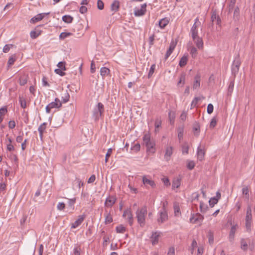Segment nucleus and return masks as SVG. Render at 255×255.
Segmentation results:
<instances>
[{
    "instance_id": "cd10ccee",
    "label": "nucleus",
    "mask_w": 255,
    "mask_h": 255,
    "mask_svg": "<svg viewBox=\"0 0 255 255\" xmlns=\"http://www.w3.org/2000/svg\"><path fill=\"white\" fill-rule=\"evenodd\" d=\"M169 23V21L166 18H163L159 21V25L160 28H164Z\"/></svg>"
},
{
    "instance_id": "de8ad7c7",
    "label": "nucleus",
    "mask_w": 255,
    "mask_h": 255,
    "mask_svg": "<svg viewBox=\"0 0 255 255\" xmlns=\"http://www.w3.org/2000/svg\"><path fill=\"white\" fill-rule=\"evenodd\" d=\"M208 238H209V243L210 244V245H212L213 244V242H214V236H213V233L211 231H210L209 232H208Z\"/></svg>"
},
{
    "instance_id": "052dcab7",
    "label": "nucleus",
    "mask_w": 255,
    "mask_h": 255,
    "mask_svg": "<svg viewBox=\"0 0 255 255\" xmlns=\"http://www.w3.org/2000/svg\"><path fill=\"white\" fill-rule=\"evenodd\" d=\"M214 110L213 105L212 104H208L207 106V113L209 114H211L213 113Z\"/></svg>"
},
{
    "instance_id": "58836bf2",
    "label": "nucleus",
    "mask_w": 255,
    "mask_h": 255,
    "mask_svg": "<svg viewBox=\"0 0 255 255\" xmlns=\"http://www.w3.org/2000/svg\"><path fill=\"white\" fill-rule=\"evenodd\" d=\"M116 231L118 233H124L125 232H126V228L123 226L122 225H120L119 226H117L116 227Z\"/></svg>"
},
{
    "instance_id": "680f3d73",
    "label": "nucleus",
    "mask_w": 255,
    "mask_h": 255,
    "mask_svg": "<svg viewBox=\"0 0 255 255\" xmlns=\"http://www.w3.org/2000/svg\"><path fill=\"white\" fill-rule=\"evenodd\" d=\"M12 45L11 44V45H9V44H6L4 45V46L3 47V52L4 53H7L9 50H10V47H12Z\"/></svg>"
},
{
    "instance_id": "5701e85b",
    "label": "nucleus",
    "mask_w": 255,
    "mask_h": 255,
    "mask_svg": "<svg viewBox=\"0 0 255 255\" xmlns=\"http://www.w3.org/2000/svg\"><path fill=\"white\" fill-rule=\"evenodd\" d=\"M120 8V2L118 0H115L112 3L111 6V9L112 11L117 12L119 10Z\"/></svg>"
},
{
    "instance_id": "2eb2a0df",
    "label": "nucleus",
    "mask_w": 255,
    "mask_h": 255,
    "mask_svg": "<svg viewBox=\"0 0 255 255\" xmlns=\"http://www.w3.org/2000/svg\"><path fill=\"white\" fill-rule=\"evenodd\" d=\"M172 153L173 147L172 146H169L166 148V151L164 155V158L166 161H168L170 159V157L172 154Z\"/></svg>"
},
{
    "instance_id": "6e6552de",
    "label": "nucleus",
    "mask_w": 255,
    "mask_h": 255,
    "mask_svg": "<svg viewBox=\"0 0 255 255\" xmlns=\"http://www.w3.org/2000/svg\"><path fill=\"white\" fill-rule=\"evenodd\" d=\"M85 217V214L79 216L78 219L71 224V228L75 229L79 226L84 221Z\"/></svg>"
},
{
    "instance_id": "37998d69",
    "label": "nucleus",
    "mask_w": 255,
    "mask_h": 255,
    "mask_svg": "<svg viewBox=\"0 0 255 255\" xmlns=\"http://www.w3.org/2000/svg\"><path fill=\"white\" fill-rule=\"evenodd\" d=\"M190 32L193 39H195L196 38L199 36L198 29H191Z\"/></svg>"
},
{
    "instance_id": "864d4df0",
    "label": "nucleus",
    "mask_w": 255,
    "mask_h": 255,
    "mask_svg": "<svg viewBox=\"0 0 255 255\" xmlns=\"http://www.w3.org/2000/svg\"><path fill=\"white\" fill-rule=\"evenodd\" d=\"M234 81H231L230 83L229 87H228V94H231L232 93L233 89H234Z\"/></svg>"
},
{
    "instance_id": "4d7b16f0",
    "label": "nucleus",
    "mask_w": 255,
    "mask_h": 255,
    "mask_svg": "<svg viewBox=\"0 0 255 255\" xmlns=\"http://www.w3.org/2000/svg\"><path fill=\"white\" fill-rule=\"evenodd\" d=\"M73 253L74 255H81V248L79 247H76L74 248Z\"/></svg>"
},
{
    "instance_id": "e2e57ef3",
    "label": "nucleus",
    "mask_w": 255,
    "mask_h": 255,
    "mask_svg": "<svg viewBox=\"0 0 255 255\" xmlns=\"http://www.w3.org/2000/svg\"><path fill=\"white\" fill-rule=\"evenodd\" d=\"M161 120L158 119H156L155 122V131H156V128H159L161 126Z\"/></svg>"
},
{
    "instance_id": "603ef678",
    "label": "nucleus",
    "mask_w": 255,
    "mask_h": 255,
    "mask_svg": "<svg viewBox=\"0 0 255 255\" xmlns=\"http://www.w3.org/2000/svg\"><path fill=\"white\" fill-rule=\"evenodd\" d=\"M65 65V62L61 61L58 63L57 66L59 67L58 69H62L63 70H66Z\"/></svg>"
},
{
    "instance_id": "20e7f679",
    "label": "nucleus",
    "mask_w": 255,
    "mask_h": 255,
    "mask_svg": "<svg viewBox=\"0 0 255 255\" xmlns=\"http://www.w3.org/2000/svg\"><path fill=\"white\" fill-rule=\"evenodd\" d=\"M246 227L247 231L251 230L252 223V209L250 206H248L247 209V214L246 216Z\"/></svg>"
},
{
    "instance_id": "c03bdc74",
    "label": "nucleus",
    "mask_w": 255,
    "mask_h": 255,
    "mask_svg": "<svg viewBox=\"0 0 255 255\" xmlns=\"http://www.w3.org/2000/svg\"><path fill=\"white\" fill-rule=\"evenodd\" d=\"M19 101L20 103L21 107L25 109L26 107V102L25 99H23V98L21 96L19 97Z\"/></svg>"
},
{
    "instance_id": "69168bd1",
    "label": "nucleus",
    "mask_w": 255,
    "mask_h": 255,
    "mask_svg": "<svg viewBox=\"0 0 255 255\" xmlns=\"http://www.w3.org/2000/svg\"><path fill=\"white\" fill-rule=\"evenodd\" d=\"M54 71L57 74H58L61 76H63L66 74L62 69H56Z\"/></svg>"
},
{
    "instance_id": "6e6d98bb",
    "label": "nucleus",
    "mask_w": 255,
    "mask_h": 255,
    "mask_svg": "<svg viewBox=\"0 0 255 255\" xmlns=\"http://www.w3.org/2000/svg\"><path fill=\"white\" fill-rule=\"evenodd\" d=\"M187 166L189 170L193 169L195 167L194 162L193 161H188Z\"/></svg>"
},
{
    "instance_id": "7c9ffc66",
    "label": "nucleus",
    "mask_w": 255,
    "mask_h": 255,
    "mask_svg": "<svg viewBox=\"0 0 255 255\" xmlns=\"http://www.w3.org/2000/svg\"><path fill=\"white\" fill-rule=\"evenodd\" d=\"M41 33L40 30H33L30 32V35L32 39H35L41 34Z\"/></svg>"
},
{
    "instance_id": "412c9836",
    "label": "nucleus",
    "mask_w": 255,
    "mask_h": 255,
    "mask_svg": "<svg viewBox=\"0 0 255 255\" xmlns=\"http://www.w3.org/2000/svg\"><path fill=\"white\" fill-rule=\"evenodd\" d=\"M205 155V151L203 148L201 146L198 147L197 148V157L200 160H202L204 159Z\"/></svg>"
},
{
    "instance_id": "e433bc0d",
    "label": "nucleus",
    "mask_w": 255,
    "mask_h": 255,
    "mask_svg": "<svg viewBox=\"0 0 255 255\" xmlns=\"http://www.w3.org/2000/svg\"><path fill=\"white\" fill-rule=\"evenodd\" d=\"M180 185V180L179 179H175L173 180V181L172 182V185L173 188H177L179 187Z\"/></svg>"
},
{
    "instance_id": "79ce46f5",
    "label": "nucleus",
    "mask_w": 255,
    "mask_h": 255,
    "mask_svg": "<svg viewBox=\"0 0 255 255\" xmlns=\"http://www.w3.org/2000/svg\"><path fill=\"white\" fill-rule=\"evenodd\" d=\"M242 193L245 195L246 198L248 199L249 198V188L248 186H245L242 189Z\"/></svg>"
},
{
    "instance_id": "0eeeda50",
    "label": "nucleus",
    "mask_w": 255,
    "mask_h": 255,
    "mask_svg": "<svg viewBox=\"0 0 255 255\" xmlns=\"http://www.w3.org/2000/svg\"><path fill=\"white\" fill-rule=\"evenodd\" d=\"M123 216L127 218L129 225L131 226L133 222V218L131 211L128 209L126 210L124 212Z\"/></svg>"
},
{
    "instance_id": "1a4fd4ad",
    "label": "nucleus",
    "mask_w": 255,
    "mask_h": 255,
    "mask_svg": "<svg viewBox=\"0 0 255 255\" xmlns=\"http://www.w3.org/2000/svg\"><path fill=\"white\" fill-rule=\"evenodd\" d=\"M146 4L144 3L141 5L140 9L135 8L134 13L135 16H141L144 14L146 11Z\"/></svg>"
},
{
    "instance_id": "a211bd4d",
    "label": "nucleus",
    "mask_w": 255,
    "mask_h": 255,
    "mask_svg": "<svg viewBox=\"0 0 255 255\" xmlns=\"http://www.w3.org/2000/svg\"><path fill=\"white\" fill-rule=\"evenodd\" d=\"M51 109L59 108L62 106V103L58 98H55V101L49 104Z\"/></svg>"
},
{
    "instance_id": "ddd939ff",
    "label": "nucleus",
    "mask_w": 255,
    "mask_h": 255,
    "mask_svg": "<svg viewBox=\"0 0 255 255\" xmlns=\"http://www.w3.org/2000/svg\"><path fill=\"white\" fill-rule=\"evenodd\" d=\"M211 21L212 22V25L214 22L217 25H219L221 23V20L218 15L217 14L216 11H213L211 15Z\"/></svg>"
},
{
    "instance_id": "423d86ee",
    "label": "nucleus",
    "mask_w": 255,
    "mask_h": 255,
    "mask_svg": "<svg viewBox=\"0 0 255 255\" xmlns=\"http://www.w3.org/2000/svg\"><path fill=\"white\" fill-rule=\"evenodd\" d=\"M204 219V217L199 213L193 214L192 217L190 219V222L193 224L199 223V225H201V223Z\"/></svg>"
},
{
    "instance_id": "774afa93",
    "label": "nucleus",
    "mask_w": 255,
    "mask_h": 255,
    "mask_svg": "<svg viewBox=\"0 0 255 255\" xmlns=\"http://www.w3.org/2000/svg\"><path fill=\"white\" fill-rule=\"evenodd\" d=\"M167 255H175V249L174 247H170L169 249Z\"/></svg>"
},
{
    "instance_id": "a19ab883",
    "label": "nucleus",
    "mask_w": 255,
    "mask_h": 255,
    "mask_svg": "<svg viewBox=\"0 0 255 255\" xmlns=\"http://www.w3.org/2000/svg\"><path fill=\"white\" fill-rule=\"evenodd\" d=\"M15 55H12V56H11L10 57H9L8 60V62H7V65H8V67H10L11 65H12L15 61Z\"/></svg>"
},
{
    "instance_id": "f704fd0d",
    "label": "nucleus",
    "mask_w": 255,
    "mask_h": 255,
    "mask_svg": "<svg viewBox=\"0 0 255 255\" xmlns=\"http://www.w3.org/2000/svg\"><path fill=\"white\" fill-rule=\"evenodd\" d=\"M208 209V207L207 204L204 203L203 202L200 203V210L201 212L205 213Z\"/></svg>"
},
{
    "instance_id": "f257e3e1",
    "label": "nucleus",
    "mask_w": 255,
    "mask_h": 255,
    "mask_svg": "<svg viewBox=\"0 0 255 255\" xmlns=\"http://www.w3.org/2000/svg\"><path fill=\"white\" fill-rule=\"evenodd\" d=\"M143 144L146 147L147 153L150 154L155 152V143L153 141L151 140L149 134H145L143 136Z\"/></svg>"
},
{
    "instance_id": "dca6fc26",
    "label": "nucleus",
    "mask_w": 255,
    "mask_h": 255,
    "mask_svg": "<svg viewBox=\"0 0 255 255\" xmlns=\"http://www.w3.org/2000/svg\"><path fill=\"white\" fill-rule=\"evenodd\" d=\"M142 182L144 185H149L153 188L156 185L154 181L147 179L145 176L142 177Z\"/></svg>"
},
{
    "instance_id": "f8f14e48",
    "label": "nucleus",
    "mask_w": 255,
    "mask_h": 255,
    "mask_svg": "<svg viewBox=\"0 0 255 255\" xmlns=\"http://www.w3.org/2000/svg\"><path fill=\"white\" fill-rule=\"evenodd\" d=\"M176 44L177 42H174L173 41H172L171 42V43H170L169 49L167 51L166 54L165 55V59H167L171 54L176 45Z\"/></svg>"
},
{
    "instance_id": "473e14b6",
    "label": "nucleus",
    "mask_w": 255,
    "mask_h": 255,
    "mask_svg": "<svg viewBox=\"0 0 255 255\" xmlns=\"http://www.w3.org/2000/svg\"><path fill=\"white\" fill-rule=\"evenodd\" d=\"M110 73V70L107 67H102L100 70L101 75L103 77H105L108 75Z\"/></svg>"
},
{
    "instance_id": "8fccbe9b",
    "label": "nucleus",
    "mask_w": 255,
    "mask_h": 255,
    "mask_svg": "<svg viewBox=\"0 0 255 255\" xmlns=\"http://www.w3.org/2000/svg\"><path fill=\"white\" fill-rule=\"evenodd\" d=\"M113 149L112 148H110L108 149L107 152L105 156V162H107L109 159V158L110 157L112 153Z\"/></svg>"
},
{
    "instance_id": "a18cd8bd",
    "label": "nucleus",
    "mask_w": 255,
    "mask_h": 255,
    "mask_svg": "<svg viewBox=\"0 0 255 255\" xmlns=\"http://www.w3.org/2000/svg\"><path fill=\"white\" fill-rule=\"evenodd\" d=\"M155 67H156V66H155V64H153L151 66L149 71L148 74V78H150L152 76V75L154 72Z\"/></svg>"
},
{
    "instance_id": "3c124183",
    "label": "nucleus",
    "mask_w": 255,
    "mask_h": 255,
    "mask_svg": "<svg viewBox=\"0 0 255 255\" xmlns=\"http://www.w3.org/2000/svg\"><path fill=\"white\" fill-rule=\"evenodd\" d=\"M19 84L21 86L24 85L25 84H26L27 83V78L24 76L20 77L19 78Z\"/></svg>"
},
{
    "instance_id": "9b49d317",
    "label": "nucleus",
    "mask_w": 255,
    "mask_h": 255,
    "mask_svg": "<svg viewBox=\"0 0 255 255\" xmlns=\"http://www.w3.org/2000/svg\"><path fill=\"white\" fill-rule=\"evenodd\" d=\"M160 217L157 219V222L159 223H162L165 221H167L168 219V215L167 211L165 209H164L163 211H161L160 212Z\"/></svg>"
},
{
    "instance_id": "0e129e2a",
    "label": "nucleus",
    "mask_w": 255,
    "mask_h": 255,
    "mask_svg": "<svg viewBox=\"0 0 255 255\" xmlns=\"http://www.w3.org/2000/svg\"><path fill=\"white\" fill-rule=\"evenodd\" d=\"M197 49L194 47H192L190 50V54L192 57H195L197 54Z\"/></svg>"
},
{
    "instance_id": "f3484780",
    "label": "nucleus",
    "mask_w": 255,
    "mask_h": 255,
    "mask_svg": "<svg viewBox=\"0 0 255 255\" xmlns=\"http://www.w3.org/2000/svg\"><path fill=\"white\" fill-rule=\"evenodd\" d=\"M193 132L195 136H198L200 132V126L198 123L195 122L193 126Z\"/></svg>"
},
{
    "instance_id": "72a5a7b5",
    "label": "nucleus",
    "mask_w": 255,
    "mask_h": 255,
    "mask_svg": "<svg viewBox=\"0 0 255 255\" xmlns=\"http://www.w3.org/2000/svg\"><path fill=\"white\" fill-rule=\"evenodd\" d=\"M185 76H186V74L185 73H182L180 75L179 81H178V84H177L178 86H180V85L181 84V86H182L184 84L185 81Z\"/></svg>"
},
{
    "instance_id": "9d476101",
    "label": "nucleus",
    "mask_w": 255,
    "mask_h": 255,
    "mask_svg": "<svg viewBox=\"0 0 255 255\" xmlns=\"http://www.w3.org/2000/svg\"><path fill=\"white\" fill-rule=\"evenodd\" d=\"M116 201V198L113 196H109L106 199L105 206L106 207H112Z\"/></svg>"
},
{
    "instance_id": "5fc2aeb1",
    "label": "nucleus",
    "mask_w": 255,
    "mask_h": 255,
    "mask_svg": "<svg viewBox=\"0 0 255 255\" xmlns=\"http://www.w3.org/2000/svg\"><path fill=\"white\" fill-rule=\"evenodd\" d=\"M140 145L139 143H136L133 146L131 147V149L134 150L135 152H138L140 150Z\"/></svg>"
},
{
    "instance_id": "2f4dec72",
    "label": "nucleus",
    "mask_w": 255,
    "mask_h": 255,
    "mask_svg": "<svg viewBox=\"0 0 255 255\" xmlns=\"http://www.w3.org/2000/svg\"><path fill=\"white\" fill-rule=\"evenodd\" d=\"M189 146L187 142H185L182 145V153L183 154H188Z\"/></svg>"
},
{
    "instance_id": "7ed1b4c3",
    "label": "nucleus",
    "mask_w": 255,
    "mask_h": 255,
    "mask_svg": "<svg viewBox=\"0 0 255 255\" xmlns=\"http://www.w3.org/2000/svg\"><path fill=\"white\" fill-rule=\"evenodd\" d=\"M104 112V106L101 103H99L93 111V117L95 121H98Z\"/></svg>"
},
{
    "instance_id": "393cba45",
    "label": "nucleus",
    "mask_w": 255,
    "mask_h": 255,
    "mask_svg": "<svg viewBox=\"0 0 255 255\" xmlns=\"http://www.w3.org/2000/svg\"><path fill=\"white\" fill-rule=\"evenodd\" d=\"M44 18V16L43 15V14H38L36 16L32 17L30 19V22L32 23H34L36 22H38L40 20H41Z\"/></svg>"
},
{
    "instance_id": "4c0bfd02",
    "label": "nucleus",
    "mask_w": 255,
    "mask_h": 255,
    "mask_svg": "<svg viewBox=\"0 0 255 255\" xmlns=\"http://www.w3.org/2000/svg\"><path fill=\"white\" fill-rule=\"evenodd\" d=\"M72 35V33L71 32H62L60 33V34L59 35V39L63 40V39H64L65 38H66V37H67L69 36H71Z\"/></svg>"
},
{
    "instance_id": "09e8293b",
    "label": "nucleus",
    "mask_w": 255,
    "mask_h": 255,
    "mask_svg": "<svg viewBox=\"0 0 255 255\" xmlns=\"http://www.w3.org/2000/svg\"><path fill=\"white\" fill-rule=\"evenodd\" d=\"M174 214L175 216H179L180 215V208L179 206L176 204L174 205Z\"/></svg>"
},
{
    "instance_id": "f03ea898",
    "label": "nucleus",
    "mask_w": 255,
    "mask_h": 255,
    "mask_svg": "<svg viewBox=\"0 0 255 255\" xmlns=\"http://www.w3.org/2000/svg\"><path fill=\"white\" fill-rule=\"evenodd\" d=\"M146 214L147 209L146 206H143L141 209H137L136 212V217L137 222L141 227L145 225V217Z\"/></svg>"
},
{
    "instance_id": "c85d7f7f",
    "label": "nucleus",
    "mask_w": 255,
    "mask_h": 255,
    "mask_svg": "<svg viewBox=\"0 0 255 255\" xmlns=\"http://www.w3.org/2000/svg\"><path fill=\"white\" fill-rule=\"evenodd\" d=\"M62 20L65 23H70L73 21V17L69 15H65L63 16Z\"/></svg>"
},
{
    "instance_id": "bb28decb",
    "label": "nucleus",
    "mask_w": 255,
    "mask_h": 255,
    "mask_svg": "<svg viewBox=\"0 0 255 255\" xmlns=\"http://www.w3.org/2000/svg\"><path fill=\"white\" fill-rule=\"evenodd\" d=\"M187 61H188L187 56L184 55L181 58V59L179 61V65L181 67L185 66L187 64Z\"/></svg>"
},
{
    "instance_id": "b1692460",
    "label": "nucleus",
    "mask_w": 255,
    "mask_h": 255,
    "mask_svg": "<svg viewBox=\"0 0 255 255\" xmlns=\"http://www.w3.org/2000/svg\"><path fill=\"white\" fill-rule=\"evenodd\" d=\"M237 225H235L232 227L230 235H229V239L230 242H232L234 239L235 234L236 231Z\"/></svg>"
},
{
    "instance_id": "c756f323",
    "label": "nucleus",
    "mask_w": 255,
    "mask_h": 255,
    "mask_svg": "<svg viewBox=\"0 0 255 255\" xmlns=\"http://www.w3.org/2000/svg\"><path fill=\"white\" fill-rule=\"evenodd\" d=\"M70 98V95L69 93L67 92V91H66L62 96V102L63 103H67Z\"/></svg>"
},
{
    "instance_id": "c9c22d12",
    "label": "nucleus",
    "mask_w": 255,
    "mask_h": 255,
    "mask_svg": "<svg viewBox=\"0 0 255 255\" xmlns=\"http://www.w3.org/2000/svg\"><path fill=\"white\" fill-rule=\"evenodd\" d=\"M113 222V218L111 215L110 213L107 214L105 217V224H108Z\"/></svg>"
},
{
    "instance_id": "ea45409f",
    "label": "nucleus",
    "mask_w": 255,
    "mask_h": 255,
    "mask_svg": "<svg viewBox=\"0 0 255 255\" xmlns=\"http://www.w3.org/2000/svg\"><path fill=\"white\" fill-rule=\"evenodd\" d=\"M218 202L216 198L212 197L209 201V205L211 207H213L215 204H217Z\"/></svg>"
},
{
    "instance_id": "4be33fe9",
    "label": "nucleus",
    "mask_w": 255,
    "mask_h": 255,
    "mask_svg": "<svg viewBox=\"0 0 255 255\" xmlns=\"http://www.w3.org/2000/svg\"><path fill=\"white\" fill-rule=\"evenodd\" d=\"M200 86V75L197 74L195 77V81L193 85V89H196Z\"/></svg>"
},
{
    "instance_id": "13d9d810",
    "label": "nucleus",
    "mask_w": 255,
    "mask_h": 255,
    "mask_svg": "<svg viewBox=\"0 0 255 255\" xmlns=\"http://www.w3.org/2000/svg\"><path fill=\"white\" fill-rule=\"evenodd\" d=\"M97 6H98V9H99L100 10L103 9L104 7V4L103 2L102 1V0H98Z\"/></svg>"
},
{
    "instance_id": "4468645a",
    "label": "nucleus",
    "mask_w": 255,
    "mask_h": 255,
    "mask_svg": "<svg viewBox=\"0 0 255 255\" xmlns=\"http://www.w3.org/2000/svg\"><path fill=\"white\" fill-rule=\"evenodd\" d=\"M250 240L249 239H242L241 240V248L244 251L248 250V245L250 244Z\"/></svg>"
},
{
    "instance_id": "aec40b11",
    "label": "nucleus",
    "mask_w": 255,
    "mask_h": 255,
    "mask_svg": "<svg viewBox=\"0 0 255 255\" xmlns=\"http://www.w3.org/2000/svg\"><path fill=\"white\" fill-rule=\"evenodd\" d=\"M196 46L199 49H201L203 48V41L202 38L199 36L195 38V39H193Z\"/></svg>"
},
{
    "instance_id": "6ab92c4d",
    "label": "nucleus",
    "mask_w": 255,
    "mask_h": 255,
    "mask_svg": "<svg viewBox=\"0 0 255 255\" xmlns=\"http://www.w3.org/2000/svg\"><path fill=\"white\" fill-rule=\"evenodd\" d=\"M46 125H47L46 123H43V124H41L38 128V130L39 133V136H40L41 140H42L43 134L44 130L46 129Z\"/></svg>"
},
{
    "instance_id": "49530a36",
    "label": "nucleus",
    "mask_w": 255,
    "mask_h": 255,
    "mask_svg": "<svg viewBox=\"0 0 255 255\" xmlns=\"http://www.w3.org/2000/svg\"><path fill=\"white\" fill-rule=\"evenodd\" d=\"M184 129L183 128H179L178 129V137L180 140L183 136Z\"/></svg>"
},
{
    "instance_id": "39448f33",
    "label": "nucleus",
    "mask_w": 255,
    "mask_h": 255,
    "mask_svg": "<svg viewBox=\"0 0 255 255\" xmlns=\"http://www.w3.org/2000/svg\"><path fill=\"white\" fill-rule=\"evenodd\" d=\"M240 65V59L239 56H238L235 57L232 66V73L235 76L238 73Z\"/></svg>"
},
{
    "instance_id": "a878e982",
    "label": "nucleus",
    "mask_w": 255,
    "mask_h": 255,
    "mask_svg": "<svg viewBox=\"0 0 255 255\" xmlns=\"http://www.w3.org/2000/svg\"><path fill=\"white\" fill-rule=\"evenodd\" d=\"M159 235L157 232L153 233L151 237L152 245L157 244L158 242Z\"/></svg>"
},
{
    "instance_id": "bf43d9fd",
    "label": "nucleus",
    "mask_w": 255,
    "mask_h": 255,
    "mask_svg": "<svg viewBox=\"0 0 255 255\" xmlns=\"http://www.w3.org/2000/svg\"><path fill=\"white\" fill-rule=\"evenodd\" d=\"M65 208V205L63 202H60L58 204L57 208L58 210L62 211Z\"/></svg>"
},
{
    "instance_id": "338daca9",
    "label": "nucleus",
    "mask_w": 255,
    "mask_h": 255,
    "mask_svg": "<svg viewBox=\"0 0 255 255\" xmlns=\"http://www.w3.org/2000/svg\"><path fill=\"white\" fill-rule=\"evenodd\" d=\"M187 113L186 112L183 111L180 116V119L183 122L185 121L187 117Z\"/></svg>"
}]
</instances>
